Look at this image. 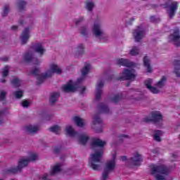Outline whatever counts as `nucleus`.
I'll list each match as a JSON object with an SVG mask.
<instances>
[{
	"instance_id": "obj_1",
	"label": "nucleus",
	"mask_w": 180,
	"mask_h": 180,
	"mask_svg": "<svg viewBox=\"0 0 180 180\" xmlns=\"http://www.w3.org/2000/svg\"><path fill=\"white\" fill-rule=\"evenodd\" d=\"M106 145V142L101 140L98 138H94L92 140L91 143V146L92 148H95V147H99L100 149L98 151H96L94 154L91 155L90 158L89 159V164L90 165L91 168L94 169V171H99V168L101 167V162L102 160V154H103V147Z\"/></svg>"
},
{
	"instance_id": "obj_2",
	"label": "nucleus",
	"mask_w": 180,
	"mask_h": 180,
	"mask_svg": "<svg viewBox=\"0 0 180 180\" xmlns=\"http://www.w3.org/2000/svg\"><path fill=\"white\" fill-rule=\"evenodd\" d=\"M50 68L51 70H48L45 74H41L39 75V69L37 68H34L31 74L32 75H35V77H37V85H40L41 84H43V82H44V80L46 79V78H50V77L53 76V74H61V72H63V70H61V69H60L58 68V65H57L56 64L52 63L50 65Z\"/></svg>"
},
{
	"instance_id": "obj_3",
	"label": "nucleus",
	"mask_w": 180,
	"mask_h": 180,
	"mask_svg": "<svg viewBox=\"0 0 180 180\" xmlns=\"http://www.w3.org/2000/svg\"><path fill=\"white\" fill-rule=\"evenodd\" d=\"M38 156L36 153H32L27 159H20L18 162V166L15 167H11L6 170V174H16V172H22V169L25 167H27V165L30 161H36Z\"/></svg>"
},
{
	"instance_id": "obj_4",
	"label": "nucleus",
	"mask_w": 180,
	"mask_h": 180,
	"mask_svg": "<svg viewBox=\"0 0 180 180\" xmlns=\"http://www.w3.org/2000/svg\"><path fill=\"white\" fill-rule=\"evenodd\" d=\"M116 155H112V160L107 162L105 164V168L104 172H103L102 179L101 180H106L109 178V174L112 172L116 167Z\"/></svg>"
},
{
	"instance_id": "obj_5",
	"label": "nucleus",
	"mask_w": 180,
	"mask_h": 180,
	"mask_svg": "<svg viewBox=\"0 0 180 180\" xmlns=\"http://www.w3.org/2000/svg\"><path fill=\"white\" fill-rule=\"evenodd\" d=\"M83 80L82 77L79 78L74 84H72V80H70L67 84L63 86V92H75V91H78L81 88V83Z\"/></svg>"
},
{
	"instance_id": "obj_6",
	"label": "nucleus",
	"mask_w": 180,
	"mask_h": 180,
	"mask_svg": "<svg viewBox=\"0 0 180 180\" xmlns=\"http://www.w3.org/2000/svg\"><path fill=\"white\" fill-rule=\"evenodd\" d=\"M161 174L162 175H169V168L165 165H154L151 168V174Z\"/></svg>"
},
{
	"instance_id": "obj_7",
	"label": "nucleus",
	"mask_w": 180,
	"mask_h": 180,
	"mask_svg": "<svg viewBox=\"0 0 180 180\" xmlns=\"http://www.w3.org/2000/svg\"><path fill=\"white\" fill-rule=\"evenodd\" d=\"M133 36L134 37L135 41L137 43L141 41L146 36V29L142 26H138L133 32Z\"/></svg>"
},
{
	"instance_id": "obj_8",
	"label": "nucleus",
	"mask_w": 180,
	"mask_h": 180,
	"mask_svg": "<svg viewBox=\"0 0 180 180\" xmlns=\"http://www.w3.org/2000/svg\"><path fill=\"white\" fill-rule=\"evenodd\" d=\"M150 115L151 118H150V117L143 118V122L145 123H150V122L158 123V122H161V120H162V115H161L158 111H153Z\"/></svg>"
},
{
	"instance_id": "obj_9",
	"label": "nucleus",
	"mask_w": 180,
	"mask_h": 180,
	"mask_svg": "<svg viewBox=\"0 0 180 180\" xmlns=\"http://www.w3.org/2000/svg\"><path fill=\"white\" fill-rule=\"evenodd\" d=\"M122 74V76L115 79L117 81H126L129 79H134V78H136V75H134L133 72L129 69L124 70Z\"/></svg>"
},
{
	"instance_id": "obj_10",
	"label": "nucleus",
	"mask_w": 180,
	"mask_h": 180,
	"mask_svg": "<svg viewBox=\"0 0 180 180\" xmlns=\"http://www.w3.org/2000/svg\"><path fill=\"white\" fill-rule=\"evenodd\" d=\"M169 39L172 40L176 47H179L180 46V34L179 30H174L173 34L169 35Z\"/></svg>"
},
{
	"instance_id": "obj_11",
	"label": "nucleus",
	"mask_w": 180,
	"mask_h": 180,
	"mask_svg": "<svg viewBox=\"0 0 180 180\" xmlns=\"http://www.w3.org/2000/svg\"><path fill=\"white\" fill-rule=\"evenodd\" d=\"M30 33V30L29 27L25 28L23 31L22 33L20 36V39L21 40L22 44H26L27 41H29V34Z\"/></svg>"
},
{
	"instance_id": "obj_12",
	"label": "nucleus",
	"mask_w": 180,
	"mask_h": 180,
	"mask_svg": "<svg viewBox=\"0 0 180 180\" xmlns=\"http://www.w3.org/2000/svg\"><path fill=\"white\" fill-rule=\"evenodd\" d=\"M143 158H141V155L136 153L134 157L131 158V162L135 167L141 165L143 162Z\"/></svg>"
},
{
	"instance_id": "obj_13",
	"label": "nucleus",
	"mask_w": 180,
	"mask_h": 180,
	"mask_svg": "<svg viewBox=\"0 0 180 180\" xmlns=\"http://www.w3.org/2000/svg\"><path fill=\"white\" fill-rule=\"evenodd\" d=\"M169 11L168 12L169 17L174 18L175 16V13L176 12L178 9V2L173 1L169 5Z\"/></svg>"
},
{
	"instance_id": "obj_14",
	"label": "nucleus",
	"mask_w": 180,
	"mask_h": 180,
	"mask_svg": "<svg viewBox=\"0 0 180 180\" xmlns=\"http://www.w3.org/2000/svg\"><path fill=\"white\" fill-rule=\"evenodd\" d=\"M145 86L152 94H158L160 91L157 88L151 86L153 84V80L151 79H148L144 82Z\"/></svg>"
},
{
	"instance_id": "obj_15",
	"label": "nucleus",
	"mask_w": 180,
	"mask_h": 180,
	"mask_svg": "<svg viewBox=\"0 0 180 180\" xmlns=\"http://www.w3.org/2000/svg\"><path fill=\"white\" fill-rule=\"evenodd\" d=\"M103 82L102 81L98 82L97 83V86H96V101H99V99H101V96H102V88H103Z\"/></svg>"
},
{
	"instance_id": "obj_16",
	"label": "nucleus",
	"mask_w": 180,
	"mask_h": 180,
	"mask_svg": "<svg viewBox=\"0 0 180 180\" xmlns=\"http://www.w3.org/2000/svg\"><path fill=\"white\" fill-rule=\"evenodd\" d=\"M93 34L95 37H101V36H103V32L101 30V25L99 24H94L93 27Z\"/></svg>"
},
{
	"instance_id": "obj_17",
	"label": "nucleus",
	"mask_w": 180,
	"mask_h": 180,
	"mask_svg": "<svg viewBox=\"0 0 180 180\" xmlns=\"http://www.w3.org/2000/svg\"><path fill=\"white\" fill-rule=\"evenodd\" d=\"M118 65H122L123 67H133V63L129 61L127 59L120 58L117 60Z\"/></svg>"
},
{
	"instance_id": "obj_18",
	"label": "nucleus",
	"mask_w": 180,
	"mask_h": 180,
	"mask_svg": "<svg viewBox=\"0 0 180 180\" xmlns=\"http://www.w3.org/2000/svg\"><path fill=\"white\" fill-rule=\"evenodd\" d=\"M25 130L30 133V134H34L39 131V128L38 126L27 125L25 127Z\"/></svg>"
},
{
	"instance_id": "obj_19",
	"label": "nucleus",
	"mask_w": 180,
	"mask_h": 180,
	"mask_svg": "<svg viewBox=\"0 0 180 180\" xmlns=\"http://www.w3.org/2000/svg\"><path fill=\"white\" fill-rule=\"evenodd\" d=\"M34 50L36 53L39 54V56H43V54H44V51H46V50L43 49V45L40 42L34 45Z\"/></svg>"
},
{
	"instance_id": "obj_20",
	"label": "nucleus",
	"mask_w": 180,
	"mask_h": 180,
	"mask_svg": "<svg viewBox=\"0 0 180 180\" xmlns=\"http://www.w3.org/2000/svg\"><path fill=\"white\" fill-rule=\"evenodd\" d=\"M98 108L101 110L102 113H105V115H109L110 113V110L109 107L106 105V104L103 103H100L98 105Z\"/></svg>"
},
{
	"instance_id": "obj_21",
	"label": "nucleus",
	"mask_w": 180,
	"mask_h": 180,
	"mask_svg": "<svg viewBox=\"0 0 180 180\" xmlns=\"http://www.w3.org/2000/svg\"><path fill=\"white\" fill-rule=\"evenodd\" d=\"M60 98V93L54 92L51 94L49 98V103L50 105H54L55 102H57V99Z\"/></svg>"
},
{
	"instance_id": "obj_22",
	"label": "nucleus",
	"mask_w": 180,
	"mask_h": 180,
	"mask_svg": "<svg viewBox=\"0 0 180 180\" xmlns=\"http://www.w3.org/2000/svg\"><path fill=\"white\" fill-rule=\"evenodd\" d=\"M143 65L147 68V72H152L153 69L150 65V59H148V56H145L143 58Z\"/></svg>"
},
{
	"instance_id": "obj_23",
	"label": "nucleus",
	"mask_w": 180,
	"mask_h": 180,
	"mask_svg": "<svg viewBox=\"0 0 180 180\" xmlns=\"http://www.w3.org/2000/svg\"><path fill=\"white\" fill-rule=\"evenodd\" d=\"M89 140V136L85 134H82L79 136V143L82 146H86Z\"/></svg>"
},
{
	"instance_id": "obj_24",
	"label": "nucleus",
	"mask_w": 180,
	"mask_h": 180,
	"mask_svg": "<svg viewBox=\"0 0 180 180\" xmlns=\"http://www.w3.org/2000/svg\"><path fill=\"white\" fill-rule=\"evenodd\" d=\"M23 60L25 63H32V61H33V54L32 52H26L23 55Z\"/></svg>"
},
{
	"instance_id": "obj_25",
	"label": "nucleus",
	"mask_w": 180,
	"mask_h": 180,
	"mask_svg": "<svg viewBox=\"0 0 180 180\" xmlns=\"http://www.w3.org/2000/svg\"><path fill=\"white\" fill-rule=\"evenodd\" d=\"M65 131L71 137H74V136H77V131H75V130L72 129V126L71 125L65 128Z\"/></svg>"
},
{
	"instance_id": "obj_26",
	"label": "nucleus",
	"mask_w": 180,
	"mask_h": 180,
	"mask_svg": "<svg viewBox=\"0 0 180 180\" xmlns=\"http://www.w3.org/2000/svg\"><path fill=\"white\" fill-rule=\"evenodd\" d=\"M74 120L75 123L77 126H78V127H84V126H85V123H84V121L82 119H81V117L76 116L74 117Z\"/></svg>"
},
{
	"instance_id": "obj_27",
	"label": "nucleus",
	"mask_w": 180,
	"mask_h": 180,
	"mask_svg": "<svg viewBox=\"0 0 180 180\" xmlns=\"http://www.w3.org/2000/svg\"><path fill=\"white\" fill-rule=\"evenodd\" d=\"M26 5H27V3H26V1H25V0H18V7L20 12H22V11H25V6Z\"/></svg>"
},
{
	"instance_id": "obj_28",
	"label": "nucleus",
	"mask_w": 180,
	"mask_h": 180,
	"mask_svg": "<svg viewBox=\"0 0 180 180\" xmlns=\"http://www.w3.org/2000/svg\"><path fill=\"white\" fill-rule=\"evenodd\" d=\"M161 136H162V131L157 130L153 135V139L155 140V141L160 142L161 141Z\"/></svg>"
},
{
	"instance_id": "obj_29",
	"label": "nucleus",
	"mask_w": 180,
	"mask_h": 180,
	"mask_svg": "<svg viewBox=\"0 0 180 180\" xmlns=\"http://www.w3.org/2000/svg\"><path fill=\"white\" fill-rule=\"evenodd\" d=\"M84 44H80L77 47L76 50V56H82L85 51H84Z\"/></svg>"
},
{
	"instance_id": "obj_30",
	"label": "nucleus",
	"mask_w": 180,
	"mask_h": 180,
	"mask_svg": "<svg viewBox=\"0 0 180 180\" xmlns=\"http://www.w3.org/2000/svg\"><path fill=\"white\" fill-rule=\"evenodd\" d=\"M49 130L52 133H56V134H60V131H61V128L58 125H54L49 128Z\"/></svg>"
},
{
	"instance_id": "obj_31",
	"label": "nucleus",
	"mask_w": 180,
	"mask_h": 180,
	"mask_svg": "<svg viewBox=\"0 0 180 180\" xmlns=\"http://www.w3.org/2000/svg\"><path fill=\"white\" fill-rule=\"evenodd\" d=\"M130 56H139L140 54V49L137 46H133L129 51Z\"/></svg>"
},
{
	"instance_id": "obj_32",
	"label": "nucleus",
	"mask_w": 180,
	"mask_h": 180,
	"mask_svg": "<svg viewBox=\"0 0 180 180\" xmlns=\"http://www.w3.org/2000/svg\"><path fill=\"white\" fill-rule=\"evenodd\" d=\"M167 82V77L165 76H162L161 79L156 84V86L158 88H162L165 85V82Z\"/></svg>"
},
{
	"instance_id": "obj_33",
	"label": "nucleus",
	"mask_w": 180,
	"mask_h": 180,
	"mask_svg": "<svg viewBox=\"0 0 180 180\" xmlns=\"http://www.w3.org/2000/svg\"><path fill=\"white\" fill-rule=\"evenodd\" d=\"M122 98L123 95L122 94V93H120L114 96L113 98H112V102H114V103H117V102H119V101H122Z\"/></svg>"
},
{
	"instance_id": "obj_34",
	"label": "nucleus",
	"mask_w": 180,
	"mask_h": 180,
	"mask_svg": "<svg viewBox=\"0 0 180 180\" xmlns=\"http://www.w3.org/2000/svg\"><path fill=\"white\" fill-rule=\"evenodd\" d=\"M11 84L13 85L14 88H19V86H20V79L15 77L11 80Z\"/></svg>"
},
{
	"instance_id": "obj_35",
	"label": "nucleus",
	"mask_w": 180,
	"mask_h": 180,
	"mask_svg": "<svg viewBox=\"0 0 180 180\" xmlns=\"http://www.w3.org/2000/svg\"><path fill=\"white\" fill-rule=\"evenodd\" d=\"M93 120H94V124H101L102 123V119L99 117V113L96 114Z\"/></svg>"
},
{
	"instance_id": "obj_36",
	"label": "nucleus",
	"mask_w": 180,
	"mask_h": 180,
	"mask_svg": "<svg viewBox=\"0 0 180 180\" xmlns=\"http://www.w3.org/2000/svg\"><path fill=\"white\" fill-rule=\"evenodd\" d=\"M61 171V166L60 165H55L51 172V175H54V174H57V172H60Z\"/></svg>"
},
{
	"instance_id": "obj_37",
	"label": "nucleus",
	"mask_w": 180,
	"mask_h": 180,
	"mask_svg": "<svg viewBox=\"0 0 180 180\" xmlns=\"http://www.w3.org/2000/svg\"><path fill=\"white\" fill-rule=\"evenodd\" d=\"M89 70H91V66L89 64H86L84 68L82 70V77H85L88 72H89Z\"/></svg>"
},
{
	"instance_id": "obj_38",
	"label": "nucleus",
	"mask_w": 180,
	"mask_h": 180,
	"mask_svg": "<svg viewBox=\"0 0 180 180\" xmlns=\"http://www.w3.org/2000/svg\"><path fill=\"white\" fill-rule=\"evenodd\" d=\"M8 13H9V5L7 4L4 6L2 17L8 16Z\"/></svg>"
},
{
	"instance_id": "obj_39",
	"label": "nucleus",
	"mask_w": 180,
	"mask_h": 180,
	"mask_svg": "<svg viewBox=\"0 0 180 180\" xmlns=\"http://www.w3.org/2000/svg\"><path fill=\"white\" fill-rule=\"evenodd\" d=\"M94 6H95V4L94 3L89 1L86 2V8L89 12H91V11L94 9Z\"/></svg>"
},
{
	"instance_id": "obj_40",
	"label": "nucleus",
	"mask_w": 180,
	"mask_h": 180,
	"mask_svg": "<svg viewBox=\"0 0 180 180\" xmlns=\"http://www.w3.org/2000/svg\"><path fill=\"white\" fill-rule=\"evenodd\" d=\"M14 95L17 99H20L23 96V91H16L14 92Z\"/></svg>"
},
{
	"instance_id": "obj_41",
	"label": "nucleus",
	"mask_w": 180,
	"mask_h": 180,
	"mask_svg": "<svg viewBox=\"0 0 180 180\" xmlns=\"http://www.w3.org/2000/svg\"><path fill=\"white\" fill-rule=\"evenodd\" d=\"M6 98V92L1 91L0 92V101H5Z\"/></svg>"
},
{
	"instance_id": "obj_42",
	"label": "nucleus",
	"mask_w": 180,
	"mask_h": 180,
	"mask_svg": "<svg viewBox=\"0 0 180 180\" xmlns=\"http://www.w3.org/2000/svg\"><path fill=\"white\" fill-rule=\"evenodd\" d=\"M3 77H6L7 75H9V70H8V66L5 67L4 71L2 72Z\"/></svg>"
},
{
	"instance_id": "obj_43",
	"label": "nucleus",
	"mask_w": 180,
	"mask_h": 180,
	"mask_svg": "<svg viewBox=\"0 0 180 180\" xmlns=\"http://www.w3.org/2000/svg\"><path fill=\"white\" fill-rule=\"evenodd\" d=\"M81 34L83 36H87L88 35V31L86 30V27L84 26L82 27Z\"/></svg>"
},
{
	"instance_id": "obj_44",
	"label": "nucleus",
	"mask_w": 180,
	"mask_h": 180,
	"mask_svg": "<svg viewBox=\"0 0 180 180\" xmlns=\"http://www.w3.org/2000/svg\"><path fill=\"white\" fill-rule=\"evenodd\" d=\"M150 22H153V23H156V22H160V18H156L155 16L152 15L150 18Z\"/></svg>"
},
{
	"instance_id": "obj_45",
	"label": "nucleus",
	"mask_w": 180,
	"mask_h": 180,
	"mask_svg": "<svg viewBox=\"0 0 180 180\" xmlns=\"http://www.w3.org/2000/svg\"><path fill=\"white\" fill-rule=\"evenodd\" d=\"M155 179L156 180H167V179H165V177H164L163 176L160 175V174H156V175L155 176Z\"/></svg>"
},
{
	"instance_id": "obj_46",
	"label": "nucleus",
	"mask_w": 180,
	"mask_h": 180,
	"mask_svg": "<svg viewBox=\"0 0 180 180\" xmlns=\"http://www.w3.org/2000/svg\"><path fill=\"white\" fill-rule=\"evenodd\" d=\"M22 106H23V108H28L29 106V101H27V100H25L22 102Z\"/></svg>"
},
{
	"instance_id": "obj_47",
	"label": "nucleus",
	"mask_w": 180,
	"mask_h": 180,
	"mask_svg": "<svg viewBox=\"0 0 180 180\" xmlns=\"http://www.w3.org/2000/svg\"><path fill=\"white\" fill-rule=\"evenodd\" d=\"M127 137H129V136L126 135V134H121L120 136H118V139L122 141L123 139H127Z\"/></svg>"
},
{
	"instance_id": "obj_48",
	"label": "nucleus",
	"mask_w": 180,
	"mask_h": 180,
	"mask_svg": "<svg viewBox=\"0 0 180 180\" xmlns=\"http://www.w3.org/2000/svg\"><path fill=\"white\" fill-rule=\"evenodd\" d=\"M174 72H175L176 77H180V69L179 68L175 67L174 68Z\"/></svg>"
},
{
	"instance_id": "obj_49",
	"label": "nucleus",
	"mask_w": 180,
	"mask_h": 180,
	"mask_svg": "<svg viewBox=\"0 0 180 180\" xmlns=\"http://www.w3.org/2000/svg\"><path fill=\"white\" fill-rule=\"evenodd\" d=\"M61 151V148H55L53 150L54 154H58Z\"/></svg>"
},
{
	"instance_id": "obj_50",
	"label": "nucleus",
	"mask_w": 180,
	"mask_h": 180,
	"mask_svg": "<svg viewBox=\"0 0 180 180\" xmlns=\"http://www.w3.org/2000/svg\"><path fill=\"white\" fill-rule=\"evenodd\" d=\"M4 114L5 112H4V110H0V117H2V116H4ZM2 123H4V121L2 120V119L0 118V124H2Z\"/></svg>"
},
{
	"instance_id": "obj_51",
	"label": "nucleus",
	"mask_w": 180,
	"mask_h": 180,
	"mask_svg": "<svg viewBox=\"0 0 180 180\" xmlns=\"http://www.w3.org/2000/svg\"><path fill=\"white\" fill-rule=\"evenodd\" d=\"M82 20H84L83 17H81L80 18H79V20H76V22H75L76 26H78V25H79V23H81V22H82Z\"/></svg>"
},
{
	"instance_id": "obj_52",
	"label": "nucleus",
	"mask_w": 180,
	"mask_h": 180,
	"mask_svg": "<svg viewBox=\"0 0 180 180\" xmlns=\"http://www.w3.org/2000/svg\"><path fill=\"white\" fill-rule=\"evenodd\" d=\"M0 60L1 61H3L4 63H6V61H8V60H9V58H8V56H4L3 58H1Z\"/></svg>"
},
{
	"instance_id": "obj_53",
	"label": "nucleus",
	"mask_w": 180,
	"mask_h": 180,
	"mask_svg": "<svg viewBox=\"0 0 180 180\" xmlns=\"http://www.w3.org/2000/svg\"><path fill=\"white\" fill-rule=\"evenodd\" d=\"M85 91H86V87L85 86L82 87V89L80 90L81 95H84V93L85 92Z\"/></svg>"
},
{
	"instance_id": "obj_54",
	"label": "nucleus",
	"mask_w": 180,
	"mask_h": 180,
	"mask_svg": "<svg viewBox=\"0 0 180 180\" xmlns=\"http://www.w3.org/2000/svg\"><path fill=\"white\" fill-rule=\"evenodd\" d=\"M134 20V18H131L129 21L127 22V25H133V21Z\"/></svg>"
},
{
	"instance_id": "obj_55",
	"label": "nucleus",
	"mask_w": 180,
	"mask_h": 180,
	"mask_svg": "<svg viewBox=\"0 0 180 180\" xmlns=\"http://www.w3.org/2000/svg\"><path fill=\"white\" fill-rule=\"evenodd\" d=\"M11 30H18V25H13L11 27Z\"/></svg>"
},
{
	"instance_id": "obj_56",
	"label": "nucleus",
	"mask_w": 180,
	"mask_h": 180,
	"mask_svg": "<svg viewBox=\"0 0 180 180\" xmlns=\"http://www.w3.org/2000/svg\"><path fill=\"white\" fill-rule=\"evenodd\" d=\"M121 160H122V161H127V156H122Z\"/></svg>"
},
{
	"instance_id": "obj_57",
	"label": "nucleus",
	"mask_w": 180,
	"mask_h": 180,
	"mask_svg": "<svg viewBox=\"0 0 180 180\" xmlns=\"http://www.w3.org/2000/svg\"><path fill=\"white\" fill-rule=\"evenodd\" d=\"M40 64V60H39V59H37L35 60V65H39Z\"/></svg>"
},
{
	"instance_id": "obj_58",
	"label": "nucleus",
	"mask_w": 180,
	"mask_h": 180,
	"mask_svg": "<svg viewBox=\"0 0 180 180\" xmlns=\"http://www.w3.org/2000/svg\"><path fill=\"white\" fill-rule=\"evenodd\" d=\"M180 64V61L179 60H174V65H178Z\"/></svg>"
},
{
	"instance_id": "obj_59",
	"label": "nucleus",
	"mask_w": 180,
	"mask_h": 180,
	"mask_svg": "<svg viewBox=\"0 0 180 180\" xmlns=\"http://www.w3.org/2000/svg\"><path fill=\"white\" fill-rule=\"evenodd\" d=\"M96 133H102V128L96 130Z\"/></svg>"
},
{
	"instance_id": "obj_60",
	"label": "nucleus",
	"mask_w": 180,
	"mask_h": 180,
	"mask_svg": "<svg viewBox=\"0 0 180 180\" xmlns=\"http://www.w3.org/2000/svg\"><path fill=\"white\" fill-rule=\"evenodd\" d=\"M1 82H2V84H5L6 82V80H5V79H1Z\"/></svg>"
},
{
	"instance_id": "obj_61",
	"label": "nucleus",
	"mask_w": 180,
	"mask_h": 180,
	"mask_svg": "<svg viewBox=\"0 0 180 180\" xmlns=\"http://www.w3.org/2000/svg\"><path fill=\"white\" fill-rule=\"evenodd\" d=\"M114 77H115V75H111V76L109 77V79H113Z\"/></svg>"
},
{
	"instance_id": "obj_62",
	"label": "nucleus",
	"mask_w": 180,
	"mask_h": 180,
	"mask_svg": "<svg viewBox=\"0 0 180 180\" xmlns=\"http://www.w3.org/2000/svg\"><path fill=\"white\" fill-rule=\"evenodd\" d=\"M172 157H173V158H176V155L173 154Z\"/></svg>"
},
{
	"instance_id": "obj_63",
	"label": "nucleus",
	"mask_w": 180,
	"mask_h": 180,
	"mask_svg": "<svg viewBox=\"0 0 180 180\" xmlns=\"http://www.w3.org/2000/svg\"><path fill=\"white\" fill-rule=\"evenodd\" d=\"M130 86V83L126 84V86Z\"/></svg>"
},
{
	"instance_id": "obj_64",
	"label": "nucleus",
	"mask_w": 180,
	"mask_h": 180,
	"mask_svg": "<svg viewBox=\"0 0 180 180\" xmlns=\"http://www.w3.org/2000/svg\"><path fill=\"white\" fill-rule=\"evenodd\" d=\"M20 23L21 25H23V20H21V21L20 22Z\"/></svg>"
}]
</instances>
